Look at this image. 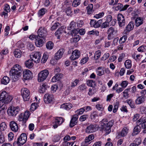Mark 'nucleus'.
Instances as JSON below:
<instances>
[{"label":"nucleus","mask_w":146,"mask_h":146,"mask_svg":"<svg viewBox=\"0 0 146 146\" xmlns=\"http://www.w3.org/2000/svg\"><path fill=\"white\" fill-rule=\"evenodd\" d=\"M25 64L26 66L28 68H32L34 65L32 59H29L26 61Z\"/></svg>","instance_id":"2f4dec72"},{"label":"nucleus","mask_w":146,"mask_h":146,"mask_svg":"<svg viewBox=\"0 0 146 146\" xmlns=\"http://www.w3.org/2000/svg\"><path fill=\"white\" fill-rule=\"evenodd\" d=\"M30 57L35 62L38 63L40 61L41 55L40 52H36L31 54Z\"/></svg>","instance_id":"6e6552de"},{"label":"nucleus","mask_w":146,"mask_h":146,"mask_svg":"<svg viewBox=\"0 0 146 146\" xmlns=\"http://www.w3.org/2000/svg\"><path fill=\"white\" fill-rule=\"evenodd\" d=\"M7 127V125L5 122H2L0 124V129L2 130H5Z\"/></svg>","instance_id":"864d4df0"},{"label":"nucleus","mask_w":146,"mask_h":146,"mask_svg":"<svg viewBox=\"0 0 146 146\" xmlns=\"http://www.w3.org/2000/svg\"><path fill=\"white\" fill-rule=\"evenodd\" d=\"M54 99V96L51 94L46 93L44 96V100L46 103H51Z\"/></svg>","instance_id":"ddd939ff"},{"label":"nucleus","mask_w":146,"mask_h":146,"mask_svg":"<svg viewBox=\"0 0 146 146\" xmlns=\"http://www.w3.org/2000/svg\"><path fill=\"white\" fill-rule=\"evenodd\" d=\"M30 94V92L28 89L23 88L21 89V95L24 101L29 100Z\"/></svg>","instance_id":"0eeeda50"},{"label":"nucleus","mask_w":146,"mask_h":146,"mask_svg":"<svg viewBox=\"0 0 146 146\" xmlns=\"http://www.w3.org/2000/svg\"><path fill=\"white\" fill-rule=\"evenodd\" d=\"M76 23L74 21H72L70 23L69 27H68V30H70L71 29H74L76 27Z\"/></svg>","instance_id":"49530a36"},{"label":"nucleus","mask_w":146,"mask_h":146,"mask_svg":"<svg viewBox=\"0 0 146 146\" xmlns=\"http://www.w3.org/2000/svg\"><path fill=\"white\" fill-rule=\"evenodd\" d=\"M85 111V109L84 108H82L76 111V114L78 115L83 114L84 112Z\"/></svg>","instance_id":"3c124183"},{"label":"nucleus","mask_w":146,"mask_h":146,"mask_svg":"<svg viewBox=\"0 0 146 146\" xmlns=\"http://www.w3.org/2000/svg\"><path fill=\"white\" fill-rule=\"evenodd\" d=\"M100 122L101 128L106 132V135L109 134L111 131V128L113 125L114 121L112 120L108 122L107 119H104Z\"/></svg>","instance_id":"f03ea898"},{"label":"nucleus","mask_w":146,"mask_h":146,"mask_svg":"<svg viewBox=\"0 0 146 146\" xmlns=\"http://www.w3.org/2000/svg\"><path fill=\"white\" fill-rule=\"evenodd\" d=\"M137 125H141L143 128H146V121L143 118L139 119L137 122Z\"/></svg>","instance_id":"a878e982"},{"label":"nucleus","mask_w":146,"mask_h":146,"mask_svg":"<svg viewBox=\"0 0 146 146\" xmlns=\"http://www.w3.org/2000/svg\"><path fill=\"white\" fill-rule=\"evenodd\" d=\"M79 80L78 79H76L71 83V86L72 87H74L76 86L78 84L79 82Z\"/></svg>","instance_id":"4d7b16f0"},{"label":"nucleus","mask_w":146,"mask_h":146,"mask_svg":"<svg viewBox=\"0 0 146 146\" xmlns=\"http://www.w3.org/2000/svg\"><path fill=\"white\" fill-rule=\"evenodd\" d=\"M106 21L110 24V26L115 25L116 23V20L112 19L111 15H108L106 17Z\"/></svg>","instance_id":"dca6fc26"},{"label":"nucleus","mask_w":146,"mask_h":146,"mask_svg":"<svg viewBox=\"0 0 146 146\" xmlns=\"http://www.w3.org/2000/svg\"><path fill=\"white\" fill-rule=\"evenodd\" d=\"M64 121L62 117H56L54 122L55 124L53 125V127L54 128H56L58 125H61Z\"/></svg>","instance_id":"6ab92c4d"},{"label":"nucleus","mask_w":146,"mask_h":146,"mask_svg":"<svg viewBox=\"0 0 146 146\" xmlns=\"http://www.w3.org/2000/svg\"><path fill=\"white\" fill-rule=\"evenodd\" d=\"M15 56L18 58H20L21 56V52L19 49H16L14 52Z\"/></svg>","instance_id":"72a5a7b5"},{"label":"nucleus","mask_w":146,"mask_h":146,"mask_svg":"<svg viewBox=\"0 0 146 146\" xmlns=\"http://www.w3.org/2000/svg\"><path fill=\"white\" fill-rule=\"evenodd\" d=\"M130 88H128L125 89V90L123 92V96L124 98L126 99L127 98L129 97V94L128 93V92L129 91Z\"/></svg>","instance_id":"a19ab883"},{"label":"nucleus","mask_w":146,"mask_h":146,"mask_svg":"<svg viewBox=\"0 0 146 146\" xmlns=\"http://www.w3.org/2000/svg\"><path fill=\"white\" fill-rule=\"evenodd\" d=\"M87 84L88 86L92 88H95L96 84V82L92 80L87 81Z\"/></svg>","instance_id":"f704fd0d"},{"label":"nucleus","mask_w":146,"mask_h":146,"mask_svg":"<svg viewBox=\"0 0 146 146\" xmlns=\"http://www.w3.org/2000/svg\"><path fill=\"white\" fill-rule=\"evenodd\" d=\"M96 92V89L94 88H90L88 93V95L90 96H92L94 95Z\"/></svg>","instance_id":"79ce46f5"},{"label":"nucleus","mask_w":146,"mask_h":146,"mask_svg":"<svg viewBox=\"0 0 146 146\" xmlns=\"http://www.w3.org/2000/svg\"><path fill=\"white\" fill-rule=\"evenodd\" d=\"M101 54V51L99 50H98L96 51L94 54V58L96 60H97L100 57Z\"/></svg>","instance_id":"ea45409f"},{"label":"nucleus","mask_w":146,"mask_h":146,"mask_svg":"<svg viewBox=\"0 0 146 146\" xmlns=\"http://www.w3.org/2000/svg\"><path fill=\"white\" fill-rule=\"evenodd\" d=\"M78 118V115L75 114L72 117L70 121V126L72 127H74L77 123V119Z\"/></svg>","instance_id":"412c9836"},{"label":"nucleus","mask_w":146,"mask_h":146,"mask_svg":"<svg viewBox=\"0 0 146 146\" xmlns=\"http://www.w3.org/2000/svg\"><path fill=\"white\" fill-rule=\"evenodd\" d=\"M88 117V115L87 114H84L81 115L79 118L80 121L81 122H83L87 119Z\"/></svg>","instance_id":"09e8293b"},{"label":"nucleus","mask_w":146,"mask_h":146,"mask_svg":"<svg viewBox=\"0 0 146 146\" xmlns=\"http://www.w3.org/2000/svg\"><path fill=\"white\" fill-rule=\"evenodd\" d=\"M20 111L18 106H12L9 107L7 110V113L10 116L15 117L16 116Z\"/></svg>","instance_id":"20e7f679"},{"label":"nucleus","mask_w":146,"mask_h":146,"mask_svg":"<svg viewBox=\"0 0 146 146\" xmlns=\"http://www.w3.org/2000/svg\"><path fill=\"white\" fill-rule=\"evenodd\" d=\"M126 35L123 36L120 38L119 40L120 43H122L125 42L127 38V36Z\"/></svg>","instance_id":"603ef678"},{"label":"nucleus","mask_w":146,"mask_h":146,"mask_svg":"<svg viewBox=\"0 0 146 146\" xmlns=\"http://www.w3.org/2000/svg\"><path fill=\"white\" fill-rule=\"evenodd\" d=\"M49 86L46 83L43 84L40 86L39 89V92L40 93H43L45 92L46 90L48 88H49Z\"/></svg>","instance_id":"393cba45"},{"label":"nucleus","mask_w":146,"mask_h":146,"mask_svg":"<svg viewBox=\"0 0 146 146\" xmlns=\"http://www.w3.org/2000/svg\"><path fill=\"white\" fill-rule=\"evenodd\" d=\"M72 106V104H64L62 105L61 106V108L66 110H69L70 109Z\"/></svg>","instance_id":"473e14b6"},{"label":"nucleus","mask_w":146,"mask_h":146,"mask_svg":"<svg viewBox=\"0 0 146 146\" xmlns=\"http://www.w3.org/2000/svg\"><path fill=\"white\" fill-rule=\"evenodd\" d=\"M117 21L120 27H122L125 25V21L123 15L121 14H118L117 15Z\"/></svg>","instance_id":"4468645a"},{"label":"nucleus","mask_w":146,"mask_h":146,"mask_svg":"<svg viewBox=\"0 0 146 146\" xmlns=\"http://www.w3.org/2000/svg\"><path fill=\"white\" fill-rule=\"evenodd\" d=\"M145 97L142 96L138 97L135 100V103L137 105L143 103L145 100Z\"/></svg>","instance_id":"bb28decb"},{"label":"nucleus","mask_w":146,"mask_h":146,"mask_svg":"<svg viewBox=\"0 0 146 146\" xmlns=\"http://www.w3.org/2000/svg\"><path fill=\"white\" fill-rule=\"evenodd\" d=\"M89 58L88 57H86L83 58L81 60V63L82 64H84L86 63L88 60Z\"/></svg>","instance_id":"774afa93"},{"label":"nucleus","mask_w":146,"mask_h":146,"mask_svg":"<svg viewBox=\"0 0 146 146\" xmlns=\"http://www.w3.org/2000/svg\"><path fill=\"white\" fill-rule=\"evenodd\" d=\"M96 72L97 75L99 76H101L104 73L103 67L102 66H100L97 68L96 69Z\"/></svg>","instance_id":"cd10ccee"},{"label":"nucleus","mask_w":146,"mask_h":146,"mask_svg":"<svg viewBox=\"0 0 146 146\" xmlns=\"http://www.w3.org/2000/svg\"><path fill=\"white\" fill-rule=\"evenodd\" d=\"M60 24L58 23H54L51 27V30L52 31L55 30L58 27L60 26Z\"/></svg>","instance_id":"5fc2aeb1"},{"label":"nucleus","mask_w":146,"mask_h":146,"mask_svg":"<svg viewBox=\"0 0 146 146\" xmlns=\"http://www.w3.org/2000/svg\"><path fill=\"white\" fill-rule=\"evenodd\" d=\"M80 56V53L78 50H74L72 53V55L70 57L72 60H74L79 58Z\"/></svg>","instance_id":"f3484780"},{"label":"nucleus","mask_w":146,"mask_h":146,"mask_svg":"<svg viewBox=\"0 0 146 146\" xmlns=\"http://www.w3.org/2000/svg\"><path fill=\"white\" fill-rule=\"evenodd\" d=\"M118 2V0H109V4L110 5H115Z\"/></svg>","instance_id":"e2e57ef3"},{"label":"nucleus","mask_w":146,"mask_h":146,"mask_svg":"<svg viewBox=\"0 0 146 146\" xmlns=\"http://www.w3.org/2000/svg\"><path fill=\"white\" fill-rule=\"evenodd\" d=\"M64 27L62 26L59 28L55 32V35L57 37V39H60L62 33L63 32Z\"/></svg>","instance_id":"b1692460"},{"label":"nucleus","mask_w":146,"mask_h":146,"mask_svg":"<svg viewBox=\"0 0 146 146\" xmlns=\"http://www.w3.org/2000/svg\"><path fill=\"white\" fill-rule=\"evenodd\" d=\"M46 48L49 50H51L53 48L54 44L52 41H48L46 45Z\"/></svg>","instance_id":"58836bf2"},{"label":"nucleus","mask_w":146,"mask_h":146,"mask_svg":"<svg viewBox=\"0 0 146 146\" xmlns=\"http://www.w3.org/2000/svg\"><path fill=\"white\" fill-rule=\"evenodd\" d=\"M134 27V22L132 21L130 22L127 26L126 29L124 30L123 32V34L125 35H128L129 32L132 30L133 29Z\"/></svg>","instance_id":"2eb2a0df"},{"label":"nucleus","mask_w":146,"mask_h":146,"mask_svg":"<svg viewBox=\"0 0 146 146\" xmlns=\"http://www.w3.org/2000/svg\"><path fill=\"white\" fill-rule=\"evenodd\" d=\"M46 11V9L45 8H42L38 11V14L39 16H42L44 15Z\"/></svg>","instance_id":"13d9d810"},{"label":"nucleus","mask_w":146,"mask_h":146,"mask_svg":"<svg viewBox=\"0 0 146 146\" xmlns=\"http://www.w3.org/2000/svg\"><path fill=\"white\" fill-rule=\"evenodd\" d=\"M146 49V46H144L143 45L141 46L137 49L138 51L140 52H143L145 51Z\"/></svg>","instance_id":"6e6d98bb"},{"label":"nucleus","mask_w":146,"mask_h":146,"mask_svg":"<svg viewBox=\"0 0 146 146\" xmlns=\"http://www.w3.org/2000/svg\"><path fill=\"white\" fill-rule=\"evenodd\" d=\"M93 7V5L92 4H90L88 5L87 8V12L88 14H90L92 12Z\"/></svg>","instance_id":"c03bdc74"},{"label":"nucleus","mask_w":146,"mask_h":146,"mask_svg":"<svg viewBox=\"0 0 146 146\" xmlns=\"http://www.w3.org/2000/svg\"><path fill=\"white\" fill-rule=\"evenodd\" d=\"M117 32V31L114 28L112 27L109 28L107 31V33L108 35V39H112L114 37V35Z\"/></svg>","instance_id":"9d476101"},{"label":"nucleus","mask_w":146,"mask_h":146,"mask_svg":"<svg viewBox=\"0 0 146 146\" xmlns=\"http://www.w3.org/2000/svg\"><path fill=\"white\" fill-rule=\"evenodd\" d=\"M30 113L29 111H25L24 113H21L18 116V120L25 123L28 120L30 115Z\"/></svg>","instance_id":"423d86ee"},{"label":"nucleus","mask_w":146,"mask_h":146,"mask_svg":"<svg viewBox=\"0 0 146 146\" xmlns=\"http://www.w3.org/2000/svg\"><path fill=\"white\" fill-rule=\"evenodd\" d=\"M9 81V78L7 76H4L1 80V84L5 85H7Z\"/></svg>","instance_id":"c85d7f7f"},{"label":"nucleus","mask_w":146,"mask_h":146,"mask_svg":"<svg viewBox=\"0 0 146 146\" xmlns=\"http://www.w3.org/2000/svg\"><path fill=\"white\" fill-rule=\"evenodd\" d=\"M23 77L24 79L28 80L32 77V72L29 70H26L23 71Z\"/></svg>","instance_id":"a211bd4d"},{"label":"nucleus","mask_w":146,"mask_h":146,"mask_svg":"<svg viewBox=\"0 0 146 146\" xmlns=\"http://www.w3.org/2000/svg\"><path fill=\"white\" fill-rule=\"evenodd\" d=\"M64 52V50L63 49H59L55 54V58L56 60H58L62 57Z\"/></svg>","instance_id":"5701e85b"},{"label":"nucleus","mask_w":146,"mask_h":146,"mask_svg":"<svg viewBox=\"0 0 146 146\" xmlns=\"http://www.w3.org/2000/svg\"><path fill=\"white\" fill-rule=\"evenodd\" d=\"M122 7V4L119 3L116 5L115 7V9L116 11L120 10V11H122L121 9Z\"/></svg>","instance_id":"680f3d73"},{"label":"nucleus","mask_w":146,"mask_h":146,"mask_svg":"<svg viewBox=\"0 0 146 146\" xmlns=\"http://www.w3.org/2000/svg\"><path fill=\"white\" fill-rule=\"evenodd\" d=\"M104 15V13L103 12L101 13L98 14H96L94 16V17L97 19L100 18L102 17Z\"/></svg>","instance_id":"69168bd1"},{"label":"nucleus","mask_w":146,"mask_h":146,"mask_svg":"<svg viewBox=\"0 0 146 146\" xmlns=\"http://www.w3.org/2000/svg\"><path fill=\"white\" fill-rule=\"evenodd\" d=\"M27 140L26 134L25 133H23L18 138L17 143L18 145H22L26 142Z\"/></svg>","instance_id":"1a4fd4ad"},{"label":"nucleus","mask_w":146,"mask_h":146,"mask_svg":"<svg viewBox=\"0 0 146 146\" xmlns=\"http://www.w3.org/2000/svg\"><path fill=\"white\" fill-rule=\"evenodd\" d=\"M36 38L35 41V44L36 46L38 47L42 46L43 44V40L44 39L39 36H37Z\"/></svg>","instance_id":"4be33fe9"},{"label":"nucleus","mask_w":146,"mask_h":146,"mask_svg":"<svg viewBox=\"0 0 146 146\" xmlns=\"http://www.w3.org/2000/svg\"><path fill=\"white\" fill-rule=\"evenodd\" d=\"M110 54L108 53L105 54L101 58L102 60H105L110 56Z\"/></svg>","instance_id":"0e129e2a"},{"label":"nucleus","mask_w":146,"mask_h":146,"mask_svg":"<svg viewBox=\"0 0 146 146\" xmlns=\"http://www.w3.org/2000/svg\"><path fill=\"white\" fill-rule=\"evenodd\" d=\"M98 126L96 124H91L88 126L86 129L85 131L88 133H90L94 132L97 130Z\"/></svg>","instance_id":"f8f14e48"},{"label":"nucleus","mask_w":146,"mask_h":146,"mask_svg":"<svg viewBox=\"0 0 146 146\" xmlns=\"http://www.w3.org/2000/svg\"><path fill=\"white\" fill-rule=\"evenodd\" d=\"M46 29L44 27H40L38 31V36H40L43 39H45L47 35Z\"/></svg>","instance_id":"9b49d317"},{"label":"nucleus","mask_w":146,"mask_h":146,"mask_svg":"<svg viewBox=\"0 0 146 146\" xmlns=\"http://www.w3.org/2000/svg\"><path fill=\"white\" fill-rule=\"evenodd\" d=\"M48 57V56L47 53H44L41 60V62L43 63H45L47 60Z\"/></svg>","instance_id":"de8ad7c7"},{"label":"nucleus","mask_w":146,"mask_h":146,"mask_svg":"<svg viewBox=\"0 0 146 146\" xmlns=\"http://www.w3.org/2000/svg\"><path fill=\"white\" fill-rule=\"evenodd\" d=\"M10 127L12 131L16 132L18 130V126L17 123L14 121H11L9 124Z\"/></svg>","instance_id":"aec40b11"},{"label":"nucleus","mask_w":146,"mask_h":146,"mask_svg":"<svg viewBox=\"0 0 146 146\" xmlns=\"http://www.w3.org/2000/svg\"><path fill=\"white\" fill-rule=\"evenodd\" d=\"M81 3V0H74L72 3V6L76 7Z\"/></svg>","instance_id":"37998d69"},{"label":"nucleus","mask_w":146,"mask_h":146,"mask_svg":"<svg viewBox=\"0 0 146 146\" xmlns=\"http://www.w3.org/2000/svg\"><path fill=\"white\" fill-rule=\"evenodd\" d=\"M8 52V49H5L2 50L0 53V59H2L3 58V55H6Z\"/></svg>","instance_id":"c9c22d12"},{"label":"nucleus","mask_w":146,"mask_h":146,"mask_svg":"<svg viewBox=\"0 0 146 146\" xmlns=\"http://www.w3.org/2000/svg\"><path fill=\"white\" fill-rule=\"evenodd\" d=\"M110 25V24L105 21L103 23L102 25V28H106L109 27Z\"/></svg>","instance_id":"338daca9"},{"label":"nucleus","mask_w":146,"mask_h":146,"mask_svg":"<svg viewBox=\"0 0 146 146\" xmlns=\"http://www.w3.org/2000/svg\"><path fill=\"white\" fill-rule=\"evenodd\" d=\"M137 125L135 126L133 130V133L135 135L138 134L141 131V127L140 125Z\"/></svg>","instance_id":"4c0bfd02"},{"label":"nucleus","mask_w":146,"mask_h":146,"mask_svg":"<svg viewBox=\"0 0 146 146\" xmlns=\"http://www.w3.org/2000/svg\"><path fill=\"white\" fill-rule=\"evenodd\" d=\"M22 71V67L19 64H16L13 66L9 72L10 75L13 81L15 82L19 79Z\"/></svg>","instance_id":"f257e3e1"},{"label":"nucleus","mask_w":146,"mask_h":146,"mask_svg":"<svg viewBox=\"0 0 146 146\" xmlns=\"http://www.w3.org/2000/svg\"><path fill=\"white\" fill-rule=\"evenodd\" d=\"M124 64L126 68L129 69L132 66L131 61L129 60H127L125 61Z\"/></svg>","instance_id":"e433bc0d"},{"label":"nucleus","mask_w":146,"mask_h":146,"mask_svg":"<svg viewBox=\"0 0 146 146\" xmlns=\"http://www.w3.org/2000/svg\"><path fill=\"white\" fill-rule=\"evenodd\" d=\"M49 74L48 71L46 69L40 72L38 75V82H42L45 80Z\"/></svg>","instance_id":"39448f33"},{"label":"nucleus","mask_w":146,"mask_h":146,"mask_svg":"<svg viewBox=\"0 0 146 146\" xmlns=\"http://www.w3.org/2000/svg\"><path fill=\"white\" fill-rule=\"evenodd\" d=\"M74 143V142H63L62 143L63 146H72Z\"/></svg>","instance_id":"bf43d9fd"},{"label":"nucleus","mask_w":146,"mask_h":146,"mask_svg":"<svg viewBox=\"0 0 146 146\" xmlns=\"http://www.w3.org/2000/svg\"><path fill=\"white\" fill-rule=\"evenodd\" d=\"M13 99V97L5 91H3L0 94V101L4 103H8Z\"/></svg>","instance_id":"7ed1b4c3"},{"label":"nucleus","mask_w":146,"mask_h":146,"mask_svg":"<svg viewBox=\"0 0 146 146\" xmlns=\"http://www.w3.org/2000/svg\"><path fill=\"white\" fill-rule=\"evenodd\" d=\"M87 88V87L85 84H82L78 87V89L80 91H83L85 90Z\"/></svg>","instance_id":"a18cd8bd"},{"label":"nucleus","mask_w":146,"mask_h":146,"mask_svg":"<svg viewBox=\"0 0 146 146\" xmlns=\"http://www.w3.org/2000/svg\"><path fill=\"white\" fill-rule=\"evenodd\" d=\"M38 106V105L37 103H33L31 105L30 109L32 111H34L36 109Z\"/></svg>","instance_id":"8fccbe9b"},{"label":"nucleus","mask_w":146,"mask_h":146,"mask_svg":"<svg viewBox=\"0 0 146 146\" xmlns=\"http://www.w3.org/2000/svg\"><path fill=\"white\" fill-rule=\"evenodd\" d=\"M129 131V129L127 127H123L122 129L121 132L119 133L121 137H124L127 134Z\"/></svg>","instance_id":"7c9ffc66"},{"label":"nucleus","mask_w":146,"mask_h":146,"mask_svg":"<svg viewBox=\"0 0 146 146\" xmlns=\"http://www.w3.org/2000/svg\"><path fill=\"white\" fill-rule=\"evenodd\" d=\"M143 19L141 17L137 18L135 20V25L138 27L142 25L143 23Z\"/></svg>","instance_id":"c756f323"},{"label":"nucleus","mask_w":146,"mask_h":146,"mask_svg":"<svg viewBox=\"0 0 146 146\" xmlns=\"http://www.w3.org/2000/svg\"><path fill=\"white\" fill-rule=\"evenodd\" d=\"M127 102L131 108H135V105L133 104V101L131 100H127Z\"/></svg>","instance_id":"052dcab7"}]
</instances>
